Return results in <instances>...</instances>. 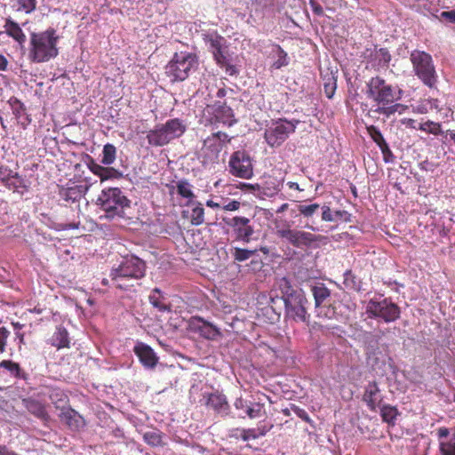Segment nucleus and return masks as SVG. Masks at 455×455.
I'll use <instances>...</instances> for the list:
<instances>
[{"mask_svg":"<svg viewBox=\"0 0 455 455\" xmlns=\"http://www.w3.org/2000/svg\"><path fill=\"white\" fill-rule=\"evenodd\" d=\"M275 286L283 301L285 317L295 322L307 323L310 317L307 310L308 302L303 290L292 285L286 277L277 279Z\"/></svg>","mask_w":455,"mask_h":455,"instance_id":"7ed1b4c3","label":"nucleus"},{"mask_svg":"<svg viewBox=\"0 0 455 455\" xmlns=\"http://www.w3.org/2000/svg\"><path fill=\"white\" fill-rule=\"evenodd\" d=\"M275 235L297 248L307 246L315 241V237L313 234L291 229L288 222H285L283 225H276Z\"/></svg>","mask_w":455,"mask_h":455,"instance_id":"ddd939ff","label":"nucleus"},{"mask_svg":"<svg viewBox=\"0 0 455 455\" xmlns=\"http://www.w3.org/2000/svg\"><path fill=\"white\" fill-rule=\"evenodd\" d=\"M297 123L285 119L273 122L264 132V138L267 145L275 148L283 144L289 135L295 132Z\"/></svg>","mask_w":455,"mask_h":455,"instance_id":"9b49d317","label":"nucleus"},{"mask_svg":"<svg viewBox=\"0 0 455 455\" xmlns=\"http://www.w3.org/2000/svg\"><path fill=\"white\" fill-rule=\"evenodd\" d=\"M380 414L385 422L394 424L398 415V411L395 407L384 405L380 410Z\"/></svg>","mask_w":455,"mask_h":455,"instance_id":"ea45409f","label":"nucleus"},{"mask_svg":"<svg viewBox=\"0 0 455 455\" xmlns=\"http://www.w3.org/2000/svg\"><path fill=\"white\" fill-rule=\"evenodd\" d=\"M366 94L369 99L377 103V108L374 111L387 118L395 113L402 115L408 109V106L397 103L402 99L403 91L398 86L387 84L379 76L370 79L367 83Z\"/></svg>","mask_w":455,"mask_h":455,"instance_id":"f257e3e1","label":"nucleus"},{"mask_svg":"<svg viewBox=\"0 0 455 455\" xmlns=\"http://www.w3.org/2000/svg\"><path fill=\"white\" fill-rule=\"evenodd\" d=\"M22 402L25 408L35 417L42 420H47L49 419V415L46 411L45 406L39 401L32 398H28L23 399Z\"/></svg>","mask_w":455,"mask_h":455,"instance_id":"a878e982","label":"nucleus"},{"mask_svg":"<svg viewBox=\"0 0 455 455\" xmlns=\"http://www.w3.org/2000/svg\"><path fill=\"white\" fill-rule=\"evenodd\" d=\"M317 316L324 317L327 319H333L336 317V307L333 303L329 302L323 305L322 308H316Z\"/></svg>","mask_w":455,"mask_h":455,"instance_id":"79ce46f5","label":"nucleus"},{"mask_svg":"<svg viewBox=\"0 0 455 455\" xmlns=\"http://www.w3.org/2000/svg\"><path fill=\"white\" fill-rule=\"evenodd\" d=\"M88 166L90 171L99 177L100 174H102V172H105V167L100 165L99 164L94 163L93 161H92V163Z\"/></svg>","mask_w":455,"mask_h":455,"instance_id":"5fc2aeb1","label":"nucleus"},{"mask_svg":"<svg viewBox=\"0 0 455 455\" xmlns=\"http://www.w3.org/2000/svg\"><path fill=\"white\" fill-rule=\"evenodd\" d=\"M299 212L306 219L312 218L319 210L320 204H300L297 205Z\"/></svg>","mask_w":455,"mask_h":455,"instance_id":"e433bc0d","label":"nucleus"},{"mask_svg":"<svg viewBox=\"0 0 455 455\" xmlns=\"http://www.w3.org/2000/svg\"><path fill=\"white\" fill-rule=\"evenodd\" d=\"M189 329L207 339H216L221 335L220 329L202 317L194 316L189 320Z\"/></svg>","mask_w":455,"mask_h":455,"instance_id":"a211bd4d","label":"nucleus"},{"mask_svg":"<svg viewBox=\"0 0 455 455\" xmlns=\"http://www.w3.org/2000/svg\"><path fill=\"white\" fill-rule=\"evenodd\" d=\"M220 66L222 67V68H226V72L228 75H230V76H233V75H235L237 72L235 67L229 63V57L228 56V62L223 64V65H220Z\"/></svg>","mask_w":455,"mask_h":455,"instance_id":"bf43d9fd","label":"nucleus"},{"mask_svg":"<svg viewBox=\"0 0 455 455\" xmlns=\"http://www.w3.org/2000/svg\"><path fill=\"white\" fill-rule=\"evenodd\" d=\"M374 67L387 68L391 60V54L385 48L375 49L372 53Z\"/></svg>","mask_w":455,"mask_h":455,"instance_id":"c756f323","label":"nucleus"},{"mask_svg":"<svg viewBox=\"0 0 455 455\" xmlns=\"http://www.w3.org/2000/svg\"><path fill=\"white\" fill-rule=\"evenodd\" d=\"M205 44L210 47L213 57L219 65L228 62L227 40L215 32H209L204 35Z\"/></svg>","mask_w":455,"mask_h":455,"instance_id":"dca6fc26","label":"nucleus"},{"mask_svg":"<svg viewBox=\"0 0 455 455\" xmlns=\"http://www.w3.org/2000/svg\"><path fill=\"white\" fill-rule=\"evenodd\" d=\"M241 431V438L243 441L247 442L258 438L257 430L255 428H243Z\"/></svg>","mask_w":455,"mask_h":455,"instance_id":"8fccbe9b","label":"nucleus"},{"mask_svg":"<svg viewBox=\"0 0 455 455\" xmlns=\"http://www.w3.org/2000/svg\"><path fill=\"white\" fill-rule=\"evenodd\" d=\"M198 60L195 53L188 52H176L165 68L166 75L172 82L184 81L190 72L197 68Z\"/></svg>","mask_w":455,"mask_h":455,"instance_id":"0eeeda50","label":"nucleus"},{"mask_svg":"<svg viewBox=\"0 0 455 455\" xmlns=\"http://www.w3.org/2000/svg\"><path fill=\"white\" fill-rule=\"evenodd\" d=\"M13 102H14V104L17 105V107L15 105H12L13 112L16 115H18V114H20V110H23V104L20 100H18L17 99H14Z\"/></svg>","mask_w":455,"mask_h":455,"instance_id":"0e129e2a","label":"nucleus"},{"mask_svg":"<svg viewBox=\"0 0 455 455\" xmlns=\"http://www.w3.org/2000/svg\"><path fill=\"white\" fill-rule=\"evenodd\" d=\"M450 435V431L447 427H440L437 430V435L439 439L446 438Z\"/></svg>","mask_w":455,"mask_h":455,"instance_id":"e2e57ef3","label":"nucleus"},{"mask_svg":"<svg viewBox=\"0 0 455 455\" xmlns=\"http://www.w3.org/2000/svg\"><path fill=\"white\" fill-rule=\"evenodd\" d=\"M367 132L369 136L379 146V148L387 143L380 130L378 127L371 125L367 127Z\"/></svg>","mask_w":455,"mask_h":455,"instance_id":"37998d69","label":"nucleus"},{"mask_svg":"<svg viewBox=\"0 0 455 455\" xmlns=\"http://www.w3.org/2000/svg\"><path fill=\"white\" fill-rule=\"evenodd\" d=\"M133 351L145 368L153 369L156 365L158 357L148 345L138 342Z\"/></svg>","mask_w":455,"mask_h":455,"instance_id":"aec40b11","label":"nucleus"},{"mask_svg":"<svg viewBox=\"0 0 455 455\" xmlns=\"http://www.w3.org/2000/svg\"><path fill=\"white\" fill-rule=\"evenodd\" d=\"M334 216L336 218V220H347V218L349 217V213L346 211H335Z\"/></svg>","mask_w":455,"mask_h":455,"instance_id":"680f3d73","label":"nucleus"},{"mask_svg":"<svg viewBox=\"0 0 455 455\" xmlns=\"http://www.w3.org/2000/svg\"><path fill=\"white\" fill-rule=\"evenodd\" d=\"M97 204L104 212L100 219L110 220L128 218L131 212V201L119 188H104L99 195Z\"/></svg>","mask_w":455,"mask_h":455,"instance_id":"20e7f679","label":"nucleus"},{"mask_svg":"<svg viewBox=\"0 0 455 455\" xmlns=\"http://www.w3.org/2000/svg\"><path fill=\"white\" fill-rule=\"evenodd\" d=\"M59 36L53 28L30 34L28 59L35 63L47 62L59 54Z\"/></svg>","mask_w":455,"mask_h":455,"instance_id":"39448f33","label":"nucleus"},{"mask_svg":"<svg viewBox=\"0 0 455 455\" xmlns=\"http://www.w3.org/2000/svg\"><path fill=\"white\" fill-rule=\"evenodd\" d=\"M310 5L312 7V10L313 12L316 14V15H323V10L322 8V6L317 4L315 0H310Z\"/></svg>","mask_w":455,"mask_h":455,"instance_id":"052dcab7","label":"nucleus"},{"mask_svg":"<svg viewBox=\"0 0 455 455\" xmlns=\"http://www.w3.org/2000/svg\"><path fill=\"white\" fill-rule=\"evenodd\" d=\"M150 304L161 312L170 311V307L164 303V295L158 288H155L148 297Z\"/></svg>","mask_w":455,"mask_h":455,"instance_id":"cd10ccee","label":"nucleus"},{"mask_svg":"<svg viewBox=\"0 0 455 455\" xmlns=\"http://www.w3.org/2000/svg\"><path fill=\"white\" fill-rule=\"evenodd\" d=\"M439 450L441 455H455V442L450 441H440Z\"/></svg>","mask_w":455,"mask_h":455,"instance_id":"49530a36","label":"nucleus"},{"mask_svg":"<svg viewBox=\"0 0 455 455\" xmlns=\"http://www.w3.org/2000/svg\"><path fill=\"white\" fill-rule=\"evenodd\" d=\"M323 89L327 98L331 99L337 88V80L332 72L323 75Z\"/></svg>","mask_w":455,"mask_h":455,"instance_id":"7c9ffc66","label":"nucleus"},{"mask_svg":"<svg viewBox=\"0 0 455 455\" xmlns=\"http://www.w3.org/2000/svg\"><path fill=\"white\" fill-rule=\"evenodd\" d=\"M419 130L425 132L428 134H433L435 136L443 134L441 124L430 120H427V122L424 123H420L419 124Z\"/></svg>","mask_w":455,"mask_h":455,"instance_id":"f704fd0d","label":"nucleus"},{"mask_svg":"<svg viewBox=\"0 0 455 455\" xmlns=\"http://www.w3.org/2000/svg\"><path fill=\"white\" fill-rule=\"evenodd\" d=\"M235 410L237 411L235 418H249L251 419H258L264 414V404L255 400H250L242 396L236 397L233 403Z\"/></svg>","mask_w":455,"mask_h":455,"instance_id":"4468645a","label":"nucleus"},{"mask_svg":"<svg viewBox=\"0 0 455 455\" xmlns=\"http://www.w3.org/2000/svg\"><path fill=\"white\" fill-rule=\"evenodd\" d=\"M258 250H249L239 247H234L231 249V254L235 261L243 262L249 259L251 257L256 254Z\"/></svg>","mask_w":455,"mask_h":455,"instance_id":"473e14b6","label":"nucleus"},{"mask_svg":"<svg viewBox=\"0 0 455 455\" xmlns=\"http://www.w3.org/2000/svg\"><path fill=\"white\" fill-rule=\"evenodd\" d=\"M401 123L408 128L419 129V126H417V122L414 119L403 118L401 120Z\"/></svg>","mask_w":455,"mask_h":455,"instance_id":"13d9d810","label":"nucleus"},{"mask_svg":"<svg viewBox=\"0 0 455 455\" xmlns=\"http://www.w3.org/2000/svg\"><path fill=\"white\" fill-rule=\"evenodd\" d=\"M380 400V390L377 383L370 382L365 387L363 401L371 411H374Z\"/></svg>","mask_w":455,"mask_h":455,"instance_id":"b1692460","label":"nucleus"},{"mask_svg":"<svg viewBox=\"0 0 455 455\" xmlns=\"http://www.w3.org/2000/svg\"><path fill=\"white\" fill-rule=\"evenodd\" d=\"M366 314L369 318L392 323L400 317V308L389 299L380 300L371 299L366 305Z\"/></svg>","mask_w":455,"mask_h":455,"instance_id":"1a4fd4ad","label":"nucleus"},{"mask_svg":"<svg viewBox=\"0 0 455 455\" xmlns=\"http://www.w3.org/2000/svg\"><path fill=\"white\" fill-rule=\"evenodd\" d=\"M50 344L57 349L68 348L70 347V339L66 328L60 325L58 326L50 339Z\"/></svg>","mask_w":455,"mask_h":455,"instance_id":"393cba45","label":"nucleus"},{"mask_svg":"<svg viewBox=\"0 0 455 455\" xmlns=\"http://www.w3.org/2000/svg\"><path fill=\"white\" fill-rule=\"evenodd\" d=\"M64 200L76 202L82 196L81 189L78 187L69 188L61 193Z\"/></svg>","mask_w":455,"mask_h":455,"instance_id":"c03bdc74","label":"nucleus"},{"mask_svg":"<svg viewBox=\"0 0 455 455\" xmlns=\"http://www.w3.org/2000/svg\"><path fill=\"white\" fill-rule=\"evenodd\" d=\"M221 137H226V134L218 132L204 140L203 146L198 152V159L203 165L210 166L218 163L223 146Z\"/></svg>","mask_w":455,"mask_h":455,"instance_id":"f8f14e48","label":"nucleus"},{"mask_svg":"<svg viewBox=\"0 0 455 455\" xmlns=\"http://www.w3.org/2000/svg\"><path fill=\"white\" fill-rule=\"evenodd\" d=\"M177 192L180 196L188 200H192L195 197L192 186L186 180H181L177 182Z\"/></svg>","mask_w":455,"mask_h":455,"instance_id":"4c0bfd02","label":"nucleus"},{"mask_svg":"<svg viewBox=\"0 0 455 455\" xmlns=\"http://www.w3.org/2000/svg\"><path fill=\"white\" fill-rule=\"evenodd\" d=\"M205 111L213 115L214 117L211 121L212 123H221L231 126L236 122L232 108L220 101L211 106L208 105Z\"/></svg>","mask_w":455,"mask_h":455,"instance_id":"6ab92c4d","label":"nucleus"},{"mask_svg":"<svg viewBox=\"0 0 455 455\" xmlns=\"http://www.w3.org/2000/svg\"><path fill=\"white\" fill-rule=\"evenodd\" d=\"M144 442L152 447L164 446V434L158 429L146 431L143 434Z\"/></svg>","mask_w":455,"mask_h":455,"instance_id":"c85d7f7f","label":"nucleus"},{"mask_svg":"<svg viewBox=\"0 0 455 455\" xmlns=\"http://www.w3.org/2000/svg\"><path fill=\"white\" fill-rule=\"evenodd\" d=\"M410 60L415 75L429 88H434L437 83V74L432 56L426 52L414 50L411 52Z\"/></svg>","mask_w":455,"mask_h":455,"instance_id":"6e6552de","label":"nucleus"},{"mask_svg":"<svg viewBox=\"0 0 455 455\" xmlns=\"http://www.w3.org/2000/svg\"><path fill=\"white\" fill-rule=\"evenodd\" d=\"M4 28L5 33L13 38L19 44L21 49H24L27 38L20 26L11 18H8L5 20Z\"/></svg>","mask_w":455,"mask_h":455,"instance_id":"4be33fe9","label":"nucleus"},{"mask_svg":"<svg viewBox=\"0 0 455 455\" xmlns=\"http://www.w3.org/2000/svg\"><path fill=\"white\" fill-rule=\"evenodd\" d=\"M283 187V181L273 177H269L262 186V193L268 197L274 196Z\"/></svg>","mask_w":455,"mask_h":455,"instance_id":"bb28decb","label":"nucleus"},{"mask_svg":"<svg viewBox=\"0 0 455 455\" xmlns=\"http://www.w3.org/2000/svg\"><path fill=\"white\" fill-rule=\"evenodd\" d=\"M116 157V148L113 144H106L102 150L101 163L105 165L112 164Z\"/></svg>","mask_w":455,"mask_h":455,"instance_id":"c9c22d12","label":"nucleus"},{"mask_svg":"<svg viewBox=\"0 0 455 455\" xmlns=\"http://www.w3.org/2000/svg\"><path fill=\"white\" fill-rule=\"evenodd\" d=\"M379 149L383 155V159L386 163H393L394 162L395 156H394L393 152L391 151V149L389 148V146L387 143L381 146L379 148Z\"/></svg>","mask_w":455,"mask_h":455,"instance_id":"3c124183","label":"nucleus"},{"mask_svg":"<svg viewBox=\"0 0 455 455\" xmlns=\"http://www.w3.org/2000/svg\"><path fill=\"white\" fill-rule=\"evenodd\" d=\"M10 335V331L4 327L0 328V353L5 351L6 340Z\"/></svg>","mask_w":455,"mask_h":455,"instance_id":"603ef678","label":"nucleus"},{"mask_svg":"<svg viewBox=\"0 0 455 455\" xmlns=\"http://www.w3.org/2000/svg\"><path fill=\"white\" fill-rule=\"evenodd\" d=\"M315 299V307L322 308L323 305L331 302V291L323 283H316L311 288Z\"/></svg>","mask_w":455,"mask_h":455,"instance_id":"5701e85b","label":"nucleus"},{"mask_svg":"<svg viewBox=\"0 0 455 455\" xmlns=\"http://www.w3.org/2000/svg\"><path fill=\"white\" fill-rule=\"evenodd\" d=\"M7 65H8L7 59L4 55L0 54V70L1 71L6 70Z\"/></svg>","mask_w":455,"mask_h":455,"instance_id":"338daca9","label":"nucleus"},{"mask_svg":"<svg viewBox=\"0 0 455 455\" xmlns=\"http://www.w3.org/2000/svg\"><path fill=\"white\" fill-rule=\"evenodd\" d=\"M413 111L418 114H426L427 112V108L425 105H419L414 108Z\"/></svg>","mask_w":455,"mask_h":455,"instance_id":"774afa93","label":"nucleus"},{"mask_svg":"<svg viewBox=\"0 0 455 455\" xmlns=\"http://www.w3.org/2000/svg\"><path fill=\"white\" fill-rule=\"evenodd\" d=\"M377 348L374 347V346L369 344L367 346V355L369 360H375L377 361L379 357L377 356Z\"/></svg>","mask_w":455,"mask_h":455,"instance_id":"6e6d98bb","label":"nucleus"},{"mask_svg":"<svg viewBox=\"0 0 455 455\" xmlns=\"http://www.w3.org/2000/svg\"><path fill=\"white\" fill-rule=\"evenodd\" d=\"M205 399V405L215 411L217 415L221 418L230 417L235 419V414L232 413L230 405L228 402L227 396L219 392H214L204 395Z\"/></svg>","mask_w":455,"mask_h":455,"instance_id":"f3484780","label":"nucleus"},{"mask_svg":"<svg viewBox=\"0 0 455 455\" xmlns=\"http://www.w3.org/2000/svg\"><path fill=\"white\" fill-rule=\"evenodd\" d=\"M0 368L8 370L14 376H19L20 372V365L17 363L9 360L2 361L0 363Z\"/></svg>","mask_w":455,"mask_h":455,"instance_id":"de8ad7c7","label":"nucleus"},{"mask_svg":"<svg viewBox=\"0 0 455 455\" xmlns=\"http://www.w3.org/2000/svg\"><path fill=\"white\" fill-rule=\"evenodd\" d=\"M18 174L14 173L11 169L7 166L0 165V182L7 186L8 188L16 187L12 182H11V179L17 177Z\"/></svg>","mask_w":455,"mask_h":455,"instance_id":"a19ab883","label":"nucleus"},{"mask_svg":"<svg viewBox=\"0 0 455 455\" xmlns=\"http://www.w3.org/2000/svg\"><path fill=\"white\" fill-rule=\"evenodd\" d=\"M225 224L231 229L235 241L249 243L254 239L255 228L251 219L243 216L223 218Z\"/></svg>","mask_w":455,"mask_h":455,"instance_id":"9d476101","label":"nucleus"},{"mask_svg":"<svg viewBox=\"0 0 455 455\" xmlns=\"http://www.w3.org/2000/svg\"><path fill=\"white\" fill-rule=\"evenodd\" d=\"M272 52L276 58L273 64L275 68L279 69L289 64V57L287 53L279 45H275Z\"/></svg>","mask_w":455,"mask_h":455,"instance_id":"2f4dec72","label":"nucleus"},{"mask_svg":"<svg viewBox=\"0 0 455 455\" xmlns=\"http://www.w3.org/2000/svg\"><path fill=\"white\" fill-rule=\"evenodd\" d=\"M19 7L18 12H24L28 14L33 12L36 8V0H17Z\"/></svg>","mask_w":455,"mask_h":455,"instance_id":"a18cd8bd","label":"nucleus"},{"mask_svg":"<svg viewBox=\"0 0 455 455\" xmlns=\"http://www.w3.org/2000/svg\"><path fill=\"white\" fill-rule=\"evenodd\" d=\"M343 284L348 290L356 291L361 290V281L350 270L344 273Z\"/></svg>","mask_w":455,"mask_h":455,"instance_id":"72a5a7b5","label":"nucleus"},{"mask_svg":"<svg viewBox=\"0 0 455 455\" xmlns=\"http://www.w3.org/2000/svg\"><path fill=\"white\" fill-rule=\"evenodd\" d=\"M117 172L113 168L105 167V172H102V174L100 175L101 180H107L114 176Z\"/></svg>","mask_w":455,"mask_h":455,"instance_id":"4d7b16f0","label":"nucleus"},{"mask_svg":"<svg viewBox=\"0 0 455 455\" xmlns=\"http://www.w3.org/2000/svg\"><path fill=\"white\" fill-rule=\"evenodd\" d=\"M228 166L232 175L242 179H250L253 174L251 158L244 151L234 152L230 156Z\"/></svg>","mask_w":455,"mask_h":455,"instance_id":"2eb2a0df","label":"nucleus"},{"mask_svg":"<svg viewBox=\"0 0 455 455\" xmlns=\"http://www.w3.org/2000/svg\"><path fill=\"white\" fill-rule=\"evenodd\" d=\"M60 419L62 422L67 424L72 430H78L84 426L83 417L75 410L68 407L63 408L60 414Z\"/></svg>","mask_w":455,"mask_h":455,"instance_id":"412c9836","label":"nucleus"},{"mask_svg":"<svg viewBox=\"0 0 455 455\" xmlns=\"http://www.w3.org/2000/svg\"><path fill=\"white\" fill-rule=\"evenodd\" d=\"M240 206H241L240 202H238L236 200H232V201L228 202V204H224L222 206V209L225 211L233 212V211L239 210Z\"/></svg>","mask_w":455,"mask_h":455,"instance_id":"864d4df0","label":"nucleus"},{"mask_svg":"<svg viewBox=\"0 0 455 455\" xmlns=\"http://www.w3.org/2000/svg\"><path fill=\"white\" fill-rule=\"evenodd\" d=\"M322 211V220L326 222H333L336 221V218L334 216V212H332L329 205L323 204L320 206Z\"/></svg>","mask_w":455,"mask_h":455,"instance_id":"09e8293b","label":"nucleus"},{"mask_svg":"<svg viewBox=\"0 0 455 455\" xmlns=\"http://www.w3.org/2000/svg\"><path fill=\"white\" fill-rule=\"evenodd\" d=\"M186 130L187 125L182 120L172 118L149 131L147 134V139L151 146L162 147L181 137Z\"/></svg>","mask_w":455,"mask_h":455,"instance_id":"423d86ee","label":"nucleus"},{"mask_svg":"<svg viewBox=\"0 0 455 455\" xmlns=\"http://www.w3.org/2000/svg\"><path fill=\"white\" fill-rule=\"evenodd\" d=\"M442 16L449 19L451 22L455 23V11L443 12L442 13Z\"/></svg>","mask_w":455,"mask_h":455,"instance_id":"69168bd1","label":"nucleus"},{"mask_svg":"<svg viewBox=\"0 0 455 455\" xmlns=\"http://www.w3.org/2000/svg\"><path fill=\"white\" fill-rule=\"evenodd\" d=\"M191 223L199 226L204 221V209L200 203H196L191 211Z\"/></svg>","mask_w":455,"mask_h":455,"instance_id":"58836bf2","label":"nucleus"},{"mask_svg":"<svg viewBox=\"0 0 455 455\" xmlns=\"http://www.w3.org/2000/svg\"><path fill=\"white\" fill-rule=\"evenodd\" d=\"M146 262L136 256L124 258L117 267H112L109 277H111L112 287L126 291H136L140 285V281L146 275Z\"/></svg>","mask_w":455,"mask_h":455,"instance_id":"f03ea898","label":"nucleus"}]
</instances>
